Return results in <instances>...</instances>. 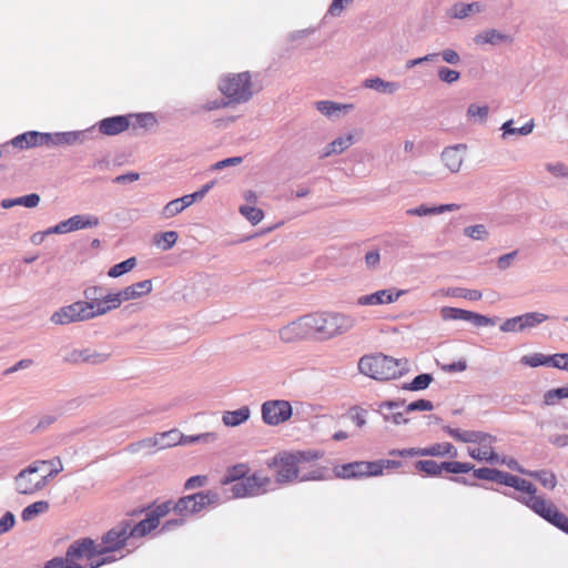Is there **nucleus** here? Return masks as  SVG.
Listing matches in <instances>:
<instances>
[{
    "label": "nucleus",
    "mask_w": 568,
    "mask_h": 568,
    "mask_svg": "<svg viewBox=\"0 0 568 568\" xmlns=\"http://www.w3.org/2000/svg\"><path fill=\"white\" fill-rule=\"evenodd\" d=\"M182 438L183 434L179 429H171L168 432L159 433L154 437L145 438L134 445H131V450L135 452L141 447H158L160 449H164L175 445H182Z\"/></svg>",
    "instance_id": "17"
},
{
    "label": "nucleus",
    "mask_w": 568,
    "mask_h": 568,
    "mask_svg": "<svg viewBox=\"0 0 568 568\" xmlns=\"http://www.w3.org/2000/svg\"><path fill=\"white\" fill-rule=\"evenodd\" d=\"M44 568H83L78 562H71L68 560L67 556L64 558L62 557H54L47 561Z\"/></svg>",
    "instance_id": "59"
},
{
    "label": "nucleus",
    "mask_w": 568,
    "mask_h": 568,
    "mask_svg": "<svg viewBox=\"0 0 568 568\" xmlns=\"http://www.w3.org/2000/svg\"><path fill=\"white\" fill-rule=\"evenodd\" d=\"M351 108V104H339L333 101L316 102V109L326 116H332L336 111H348Z\"/></svg>",
    "instance_id": "44"
},
{
    "label": "nucleus",
    "mask_w": 568,
    "mask_h": 568,
    "mask_svg": "<svg viewBox=\"0 0 568 568\" xmlns=\"http://www.w3.org/2000/svg\"><path fill=\"white\" fill-rule=\"evenodd\" d=\"M11 144L19 149H30L43 145L42 132L28 131L11 140Z\"/></svg>",
    "instance_id": "25"
},
{
    "label": "nucleus",
    "mask_w": 568,
    "mask_h": 568,
    "mask_svg": "<svg viewBox=\"0 0 568 568\" xmlns=\"http://www.w3.org/2000/svg\"><path fill=\"white\" fill-rule=\"evenodd\" d=\"M505 496L525 505L547 523L568 535V517L552 501L542 498H525L514 491H504Z\"/></svg>",
    "instance_id": "3"
},
{
    "label": "nucleus",
    "mask_w": 568,
    "mask_h": 568,
    "mask_svg": "<svg viewBox=\"0 0 568 568\" xmlns=\"http://www.w3.org/2000/svg\"><path fill=\"white\" fill-rule=\"evenodd\" d=\"M14 202L16 205H22L32 209L40 203V196L37 193H30L23 196L14 197Z\"/></svg>",
    "instance_id": "63"
},
{
    "label": "nucleus",
    "mask_w": 568,
    "mask_h": 568,
    "mask_svg": "<svg viewBox=\"0 0 568 568\" xmlns=\"http://www.w3.org/2000/svg\"><path fill=\"white\" fill-rule=\"evenodd\" d=\"M90 130L42 133L43 145L62 146L81 144L88 138Z\"/></svg>",
    "instance_id": "18"
},
{
    "label": "nucleus",
    "mask_w": 568,
    "mask_h": 568,
    "mask_svg": "<svg viewBox=\"0 0 568 568\" xmlns=\"http://www.w3.org/2000/svg\"><path fill=\"white\" fill-rule=\"evenodd\" d=\"M520 363L529 367L550 366V355L534 353L521 357Z\"/></svg>",
    "instance_id": "43"
},
{
    "label": "nucleus",
    "mask_w": 568,
    "mask_h": 568,
    "mask_svg": "<svg viewBox=\"0 0 568 568\" xmlns=\"http://www.w3.org/2000/svg\"><path fill=\"white\" fill-rule=\"evenodd\" d=\"M473 470V476L480 480L495 481L500 485L511 487L518 491L525 493L528 496L523 495L525 498H542L541 496H537V487L518 476H515L510 473L489 467L475 468Z\"/></svg>",
    "instance_id": "5"
},
{
    "label": "nucleus",
    "mask_w": 568,
    "mask_h": 568,
    "mask_svg": "<svg viewBox=\"0 0 568 568\" xmlns=\"http://www.w3.org/2000/svg\"><path fill=\"white\" fill-rule=\"evenodd\" d=\"M446 294L452 297L466 298L468 301H479L483 296L480 291L465 287H449Z\"/></svg>",
    "instance_id": "41"
},
{
    "label": "nucleus",
    "mask_w": 568,
    "mask_h": 568,
    "mask_svg": "<svg viewBox=\"0 0 568 568\" xmlns=\"http://www.w3.org/2000/svg\"><path fill=\"white\" fill-rule=\"evenodd\" d=\"M111 293H106L104 297L99 302V304L93 310L92 318L98 316L105 315L106 313L119 307L118 303L106 302L109 301V296Z\"/></svg>",
    "instance_id": "54"
},
{
    "label": "nucleus",
    "mask_w": 568,
    "mask_h": 568,
    "mask_svg": "<svg viewBox=\"0 0 568 568\" xmlns=\"http://www.w3.org/2000/svg\"><path fill=\"white\" fill-rule=\"evenodd\" d=\"M468 454L471 458L480 462L484 460L490 464H498L500 462L499 455L495 453L491 448H468Z\"/></svg>",
    "instance_id": "39"
},
{
    "label": "nucleus",
    "mask_w": 568,
    "mask_h": 568,
    "mask_svg": "<svg viewBox=\"0 0 568 568\" xmlns=\"http://www.w3.org/2000/svg\"><path fill=\"white\" fill-rule=\"evenodd\" d=\"M417 471L425 473L429 477H438L442 475L444 467L443 462L437 463L433 459H423L415 463Z\"/></svg>",
    "instance_id": "35"
},
{
    "label": "nucleus",
    "mask_w": 568,
    "mask_h": 568,
    "mask_svg": "<svg viewBox=\"0 0 568 568\" xmlns=\"http://www.w3.org/2000/svg\"><path fill=\"white\" fill-rule=\"evenodd\" d=\"M513 123L514 121L513 120H508L506 121L503 125H501V130H503V135L506 136V135H513V134H519V135H528L529 133L532 132L534 130V121L530 120L529 122L525 123L523 126L520 128H514L513 126Z\"/></svg>",
    "instance_id": "42"
},
{
    "label": "nucleus",
    "mask_w": 568,
    "mask_h": 568,
    "mask_svg": "<svg viewBox=\"0 0 568 568\" xmlns=\"http://www.w3.org/2000/svg\"><path fill=\"white\" fill-rule=\"evenodd\" d=\"M352 468L354 469V479L363 478V477H372L379 476L378 465H375L373 462H353Z\"/></svg>",
    "instance_id": "31"
},
{
    "label": "nucleus",
    "mask_w": 568,
    "mask_h": 568,
    "mask_svg": "<svg viewBox=\"0 0 568 568\" xmlns=\"http://www.w3.org/2000/svg\"><path fill=\"white\" fill-rule=\"evenodd\" d=\"M426 456L432 457H445L448 456L450 458L457 457V449L450 443H436L428 447H425Z\"/></svg>",
    "instance_id": "30"
},
{
    "label": "nucleus",
    "mask_w": 568,
    "mask_h": 568,
    "mask_svg": "<svg viewBox=\"0 0 568 568\" xmlns=\"http://www.w3.org/2000/svg\"><path fill=\"white\" fill-rule=\"evenodd\" d=\"M100 546L89 537L74 540L67 549L65 555L69 561L77 562L80 559L91 560L97 556H102Z\"/></svg>",
    "instance_id": "16"
},
{
    "label": "nucleus",
    "mask_w": 568,
    "mask_h": 568,
    "mask_svg": "<svg viewBox=\"0 0 568 568\" xmlns=\"http://www.w3.org/2000/svg\"><path fill=\"white\" fill-rule=\"evenodd\" d=\"M248 471V467L245 464H239L233 467H230L226 470L224 478L222 479L223 485H230L236 480H241L246 478V473Z\"/></svg>",
    "instance_id": "40"
},
{
    "label": "nucleus",
    "mask_w": 568,
    "mask_h": 568,
    "mask_svg": "<svg viewBox=\"0 0 568 568\" xmlns=\"http://www.w3.org/2000/svg\"><path fill=\"white\" fill-rule=\"evenodd\" d=\"M261 413L266 425L277 426L292 417L293 408L288 400L271 399L262 404Z\"/></svg>",
    "instance_id": "11"
},
{
    "label": "nucleus",
    "mask_w": 568,
    "mask_h": 568,
    "mask_svg": "<svg viewBox=\"0 0 568 568\" xmlns=\"http://www.w3.org/2000/svg\"><path fill=\"white\" fill-rule=\"evenodd\" d=\"M129 116L114 115L102 119L99 123V131L104 135H118L130 126Z\"/></svg>",
    "instance_id": "24"
},
{
    "label": "nucleus",
    "mask_w": 568,
    "mask_h": 568,
    "mask_svg": "<svg viewBox=\"0 0 568 568\" xmlns=\"http://www.w3.org/2000/svg\"><path fill=\"white\" fill-rule=\"evenodd\" d=\"M313 334L310 314L301 316L278 331V336L284 343H292Z\"/></svg>",
    "instance_id": "15"
},
{
    "label": "nucleus",
    "mask_w": 568,
    "mask_h": 568,
    "mask_svg": "<svg viewBox=\"0 0 568 568\" xmlns=\"http://www.w3.org/2000/svg\"><path fill=\"white\" fill-rule=\"evenodd\" d=\"M178 233L175 231H166L154 236V243L163 251H168L173 247L178 241Z\"/></svg>",
    "instance_id": "46"
},
{
    "label": "nucleus",
    "mask_w": 568,
    "mask_h": 568,
    "mask_svg": "<svg viewBox=\"0 0 568 568\" xmlns=\"http://www.w3.org/2000/svg\"><path fill=\"white\" fill-rule=\"evenodd\" d=\"M174 503L172 500H166L155 506H149L146 509L134 510L132 515H139L143 511H146L152 518L155 519V523L159 525L160 519L166 516L171 510H173Z\"/></svg>",
    "instance_id": "29"
},
{
    "label": "nucleus",
    "mask_w": 568,
    "mask_h": 568,
    "mask_svg": "<svg viewBox=\"0 0 568 568\" xmlns=\"http://www.w3.org/2000/svg\"><path fill=\"white\" fill-rule=\"evenodd\" d=\"M440 316L444 321H466L470 322L477 327L480 326H493L497 323L498 317H489L486 315H481L479 313H475L471 311L457 308V307H449L445 306L440 310Z\"/></svg>",
    "instance_id": "12"
},
{
    "label": "nucleus",
    "mask_w": 568,
    "mask_h": 568,
    "mask_svg": "<svg viewBox=\"0 0 568 568\" xmlns=\"http://www.w3.org/2000/svg\"><path fill=\"white\" fill-rule=\"evenodd\" d=\"M183 210H184V207H182L180 197L174 199V200L170 201L169 203H166V205L163 207L162 215L165 219H170V217L178 215Z\"/></svg>",
    "instance_id": "62"
},
{
    "label": "nucleus",
    "mask_w": 568,
    "mask_h": 568,
    "mask_svg": "<svg viewBox=\"0 0 568 568\" xmlns=\"http://www.w3.org/2000/svg\"><path fill=\"white\" fill-rule=\"evenodd\" d=\"M93 311L87 303L77 301L70 305L60 307L55 311L50 321L55 325H68L74 322H84L92 320Z\"/></svg>",
    "instance_id": "9"
},
{
    "label": "nucleus",
    "mask_w": 568,
    "mask_h": 568,
    "mask_svg": "<svg viewBox=\"0 0 568 568\" xmlns=\"http://www.w3.org/2000/svg\"><path fill=\"white\" fill-rule=\"evenodd\" d=\"M354 144V135L353 134H346L336 138L332 141V149L333 151H336L337 153H342L343 151L347 150L351 145Z\"/></svg>",
    "instance_id": "57"
},
{
    "label": "nucleus",
    "mask_w": 568,
    "mask_h": 568,
    "mask_svg": "<svg viewBox=\"0 0 568 568\" xmlns=\"http://www.w3.org/2000/svg\"><path fill=\"white\" fill-rule=\"evenodd\" d=\"M508 40V36L501 33L496 29H488L480 34H477L475 38V42L477 44H499Z\"/></svg>",
    "instance_id": "32"
},
{
    "label": "nucleus",
    "mask_w": 568,
    "mask_h": 568,
    "mask_svg": "<svg viewBox=\"0 0 568 568\" xmlns=\"http://www.w3.org/2000/svg\"><path fill=\"white\" fill-rule=\"evenodd\" d=\"M110 357L109 353H100L93 351L91 348L83 349H71L63 357V361L69 364H90V365H101L105 363Z\"/></svg>",
    "instance_id": "19"
},
{
    "label": "nucleus",
    "mask_w": 568,
    "mask_h": 568,
    "mask_svg": "<svg viewBox=\"0 0 568 568\" xmlns=\"http://www.w3.org/2000/svg\"><path fill=\"white\" fill-rule=\"evenodd\" d=\"M404 400H387L381 404V412L386 422H392L395 425L407 424L408 419L405 418Z\"/></svg>",
    "instance_id": "23"
},
{
    "label": "nucleus",
    "mask_w": 568,
    "mask_h": 568,
    "mask_svg": "<svg viewBox=\"0 0 568 568\" xmlns=\"http://www.w3.org/2000/svg\"><path fill=\"white\" fill-rule=\"evenodd\" d=\"M230 485L232 495L236 498L258 496L273 489L272 479L267 476H260L257 474H253Z\"/></svg>",
    "instance_id": "8"
},
{
    "label": "nucleus",
    "mask_w": 568,
    "mask_h": 568,
    "mask_svg": "<svg viewBox=\"0 0 568 568\" xmlns=\"http://www.w3.org/2000/svg\"><path fill=\"white\" fill-rule=\"evenodd\" d=\"M433 375L429 373H423L414 377L409 383H405L402 388L404 390L418 392L426 389L433 382Z\"/></svg>",
    "instance_id": "37"
},
{
    "label": "nucleus",
    "mask_w": 568,
    "mask_h": 568,
    "mask_svg": "<svg viewBox=\"0 0 568 568\" xmlns=\"http://www.w3.org/2000/svg\"><path fill=\"white\" fill-rule=\"evenodd\" d=\"M358 371L376 381L398 378L408 372L406 358H394L383 353L364 355L358 361Z\"/></svg>",
    "instance_id": "1"
},
{
    "label": "nucleus",
    "mask_w": 568,
    "mask_h": 568,
    "mask_svg": "<svg viewBox=\"0 0 568 568\" xmlns=\"http://www.w3.org/2000/svg\"><path fill=\"white\" fill-rule=\"evenodd\" d=\"M251 415L248 406H242L236 410L225 412L222 416L223 424L225 426L235 427L245 423Z\"/></svg>",
    "instance_id": "27"
},
{
    "label": "nucleus",
    "mask_w": 568,
    "mask_h": 568,
    "mask_svg": "<svg viewBox=\"0 0 568 568\" xmlns=\"http://www.w3.org/2000/svg\"><path fill=\"white\" fill-rule=\"evenodd\" d=\"M313 334L329 339L349 332L356 323L355 317L344 313L324 312L310 314Z\"/></svg>",
    "instance_id": "2"
},
{
    "label": "nucleus",
    "mask_w": 568,
    "mask_h": 568,
    "mask_svg": "<svg viewBox=\"0 0 568 568\" xmlns=\"http://www.w3.org/2000/svg\"><path fill=\"white\" fill-rule=\"evenodd\" d=\"M219 89L233 103L247 102L253 95L251 74L247 71L229 74L220 81Z\"/></svg>",
    "instance_id": "6"
},
{
    "label": "nucleus",
    "mask_w": 568,
    "mask_h": 568,
    "mask_svg": "<svg viewBox=\"0 0 568 568\" xmlns=\"http://www.w3.org/2000/svg\"><path fill=\"white\" fill-rule=\"evenodd\" d=\"M220 495L213 490L199 491L178 499L173 510L181 517L195 515L207 506L216 504Z\"/></svg>",
    "instance_id": "7"
},
{
    "label": "nucleus",
    "mask_w": 568,
    "mask_h": 568,
    "mask_svg": "<svg viewBox=\"0 0 568 568\" xmlns=\"http://www.w3.org/2000/svg\"><path fill=\"white\" fill-rule=\"evenodd\" d=\"M443 430L455 440L460 443H478L485 445L486 442H491L493 438L487 433L478 430H460L459 428H453L448 425L443 426Z\"/></svg>",
    "instance_id": "22"
},
{
    "label": "nucleus",
    "mask_w": 568,
    "mask_h": 568,
    "mask_svg": "<svg viewBox=\"0 0 568 568\" xmlns=\"http://www.w3.org/2000/svg\"><path fill=\"white\" fill-rule=\"evenodd\" d=\"M106 294L105 288L100 285L89 286L83 291L84 301H80L81 303H87L91 311L95 308L99 302Z\"/></svg>",
    "instance_id": "33"
},
{
    "label": "nucleus",
    "mask_w": 568,
    "mask_h": 568,
    "mask_svg": "<svg viewBox=\"0 0 568 568\" xmlns=\"http://www.w3.org/2000/svg\"><path fill=\"white\" fill-rule=\"evenodd\" d=\"M268 467L276 468L275 481L277 484H290L298 478L297 458L291 454L274 457Z\"/></svg>",
    "instance_id": "13"
},
{
    "label": "nucleus",
    "mask_w": 568,
    "mask_h": 568,
    "mask_svg": "<svg viewBox=\"0 0 568 568\" xmlns=\"http://www.w3.org/2000/svg\"><path fill=\"white\" fill-rule=\"evenodd\" d=\"M129 120L131 118L134 119V122L132 123V128L135 130L138 128L141 129H149L153 126L156 123V119L153 113L146 112V113H139V114H129Z\"/></svg>",
    "instance_id": "47"
},
{
    "label": "nucleus",
    "mask_w": 568,
    "mask_h": 568,
    "mask_svg": "<svg viewBox=\"0 0 568 568\" xmlns=\"http://www.w3.org/2000/svg\"><path fill=\"white\" fill-rule=\"evenodd\" d=\"M405 293V291L402 290H395V288H388V290H379L375 293L363 295L358 297L357 304L358 305H383V304H390L393 302H396L399 296H402Z\"/></svg>",
    "instance_id": "20"
},
{
    "label": "nucleus",
    "mask_w": 568,
    "mask_h": 568,
    "mask_svg": "<svg viewBox=\"0 0 568 568\" xmlns=\"http://www.w3.org/2000/svg\"><path fill=\"white\" fill-rule=\"evenodd\" d=\"M464 234L475 241H484L488 237V231L483 224L466 226Z\"/></svg>",
    "instance_id": "53"
},
{
    "label": "nucleus",
    "mask_w": 568,
    "mask_h": 568,
    "mask_svg": "<svg viewBox=\"0 0 568 568\" xmlns=\"http://www.w3.org/2000/svg\"><path fill=\"white\" fill-rule=\"evenodd\" d=\"M131 538L129 535V519L119 521L101 537L100 554L108 555L122 549Z\"/></svg>",
    "instance_id": "10"
},
{
    "label": "nucleus",
    "mask_w": 568,
    "mask_h": 568,
    "mask_svg": "<svg viewBox=\"0 0 568 568\" xmlns=\"http://www.w3.org/2000/svg\"><path fill=\"white\" fill-rule=\"evenodd\" d=\"M240 213L253 225L260 223L264 217V213L261 209L251 205H241Z\"/></svg>",
    "instance_id": "51"
},
{
    "label": "nucleus",
    "mask_w": 568,
    "mask_h": 568,
    "mask_svg": "<svg viewBox=\"0 0 568 568\" xmlns=\"http://www.w3.org/2000/svg\"><path fill=\"white\" fill-rule=\"evenodd\" d=\"M158 526L159 525L155 523V519L146 513V517L135 525H133L132 520L129 519V535L131 537H144Z\"/></svg>",
    "instance_id": "26"
},
{
    "label": "nucleus",
    "mask_w": 568,
    "mask_h": 568,
    "mask_svg": "<svg viewBox=\"0 0 568 568\" xmlns=\"http://www.w3.org/2000/svg\"><path fill=\"white\" fill-rule=\"evenodd\" d=\"M551 367L568 372V353L550 355Z\"/></svg>",
    "instance_id": "64"
},
{
    "label": "nucleus",
    "mask_w": 568,
    "mask_h": 568,
    "mask_svg": "<svg viewBox=\"0 0 568 568\" xmlns=\"http://www.w3.org/2000/svg\"><path fill=\"white\" fill-rule=\"evenodd\" d=\"M438 79L447 84H452L459 80L460 73L456 70L449 69L447 67H440L437 72Z\"/></svg>",
    "instance_id": "58"
},
{
    "label": "nucleus",
    "mask_w": 568,
    "mask_h": 568,
    "mask_svg": "<svg viewBox=\"0 0 568 568\" xmlns=\"http://www.w3.org/2000/svg\"><path fill=\"white\" fill-rule=\"evenodd\" d=\"M466 150L467 146L463 143L447 146L443 150L442 161L452 173H457L460 170Z\"/></svg>",
    "instance_id": "21"
},
{
    "label": "nucleus",
    "mask_w": 568,
    "mask_h": 568,
    "mask_svg": "<svg viewBox=\"0 0 568 568\" xmlns=\"http://www.w3.org/2000/svg\"><path fill=\"white\" fill-rule=\"evenodd\" d=\"M99 224L100 220L95 215L78 214L59 222L52 227H49L44 234H64L82 229L97 227Z\"/></svg>",
    "instance_id": "14"
},
{
    "label": "nucleus",
    "mask_w": 568,
    "mask_h": 568,
    "mask_svg": "<svg viewBox=\"0 0 568 568\" xmlns=\"http://www.w3.org/2000/svg\"><path fill=\"white\" fill-rule=\"evenodd\" d=\"M503 333H521L520 315L505 320L499 326Z\"/></svg>",
    "instance_id": "56"
},
{
    "label": "nucleus",
    "mask_w": 568,
    "mask_h": 568,
    "mask_svg": "<svg viewBox=\"0 0 568 568\" xmlns=\"http://www.w3.org/2000/svg\"><path fill=\"white\" fill-rule=\"evenodd\" d=\"M49 507H50L49 503L45 501V500L36 501V503L27 506L22 510L21 518H22L23 521H30L34 517H37L38 515L48 511Z\"/></svg>",
    "instance_id": "38"
},
{
    "label": "nucleus",
    "mask_w": 568,
    "mask_h": 568,
    "mask_svg": "<svg viewBox=\"0 0 568 568\" xmlns=\"http://www.w3.org/2000/svg\"><path fill=\"white\" fill-rule=\"evenodd\" d=\"M217 435L213 432L202 433L197 435H184L182 438V445H194V444H209L215 442Z\"/></svg>",
    "instance_id": "45"
},
{
    "label": "nucleus",
    "mask_w": 568,
    "mask_h": 568,
    "mask_svg": "<svg viewBox=\"0 0 568 568\" xmlns=\"http://www.w3.org/2000/svg\"><path fill=\"white\" fill-rule=\"evenodd\" d=\"M444 470L450 474H467L474 469V465L470 463H462V462H443Z\"/></svg>",
    "instance_id": "50"
},
{
    "label": "nucleus",
    "mask_w": 568,
    "mask_h": 568,
    "mask_svg": "<svg viewBox=\"0 0 568 568\" xmlns=\"http://www.w3.org/2000/svg\"><path fill=\"white\" fill-rule=\"evenodd\" d=\"M548 315L539 312H528L520 315L523 332L537 327L548 320Z\"/></svg>",
    "instance_id": "36"
},
{
    "label": "nucleus",
    "mask_w": 568,
    "mask_h": 568,
    "mask_svg": "<svg viewBox=\"0 0 568 568\" xmlns=\"http://www.w3.org/2000/svg\"><path fill=\"white\" fill-rule=\"evenodd\" d=\"M129 292H131L130 296L132 300L139 298L143 295L149 294L152 291V281L151 280H144L138 283H134L130 286H126Z\"/></svg>",
    "instance_id": "49"
},
{
    "label": "nucleus",
    "mask_w": 568,
    "mask_h": 568,
    "mask_svg": "<svg viewBox=\"0 0 568 568\" xmlns=\"http://www.w3.org/2000/svg\"><path fill=\"white\" fill-rule=\"evenodd\" d=\"M45 466L44 460H36L28 467L20 470L14 477L16 490L20 495H33L42 490L49 480L55 477L60 469H51L47 475H37L38 471Z\"/></svg>",
    "instance_id": "4"
},
{
    "label": "nucleus",
    "mask_w": 568,
    "mask_h": 568,
    "mask_svg": "<svg viewBox=\"0 0 568 568\" xmlns=\"http://www.w3.org/2000/svg\"><path fill=\"white\" fill-rule=\"evenodd\" d=\"M364 87L388 94H392L399 89V84L397 82L385 81L378 77L366 79L364 81Z\"/></svg>",
    "instance_id": "28"
},
{
    "label": "nucleus",
    "mask_w": 568,
    "mask_h": 568,
    "mask_svg": "<svg viewBox=\"0 0 568 568\" xmlns=\"http://www.w3.org/2000/svg\"><path fill=\"white\" fill-rule=\"evenodd\" d=\"M388 455L392 457H416V456H426L425 447L424 448H403V449H390Z\"/></svg>",
    "instance_id": "55"
},
{
    "label": "nucleus",
    "mask_w": 568,
    "mask_h": 568,
    "mask_svg": "<svg viewBox=\"0 0 568 568\" xmlns=\"http://www.w3.org/2000/svg\"><path fill=\"white\" fill-rule=\"evenodd\" d=\"M469 14L470 8L464 2H457L448 10V16L454 19H465Z\"/></svg>",
    "instance_id": "61"
},
{
    "label": "nucleus",
    "mask_w": 568,
    "mask_h": 568,
    "mask_svg": "<svg viewBox=\"0 0 568 568\" xmlns=\"http://www.w3.org/2000/svg\"><path fill=\"white\" fill-rule=\"evenodd\" d=\"M527 476L537 479L547 489L552 490L557 486V477L551 470H529Z\"/></svg>",
    "instance_id": "34"
},
{
    "label": "nucleus",
    "mask_w": 568,
    "mask_h": 568,
    "mask_svg": "<svg viewBox=\"0 0 568 568\" xmlns=\"http://www.w3.org/2000/svg\"><path fill=\"white\" fill-rule=\"evenodd\" d=\"M404 412L407 413H410V412H415V410H432L434 408V405L430 400L428 399H417L415 402H412L409 404H405L404 403Z\"/></svg>",
    "instance_id": "60"
},
{
    "label": "nucleus",
    "mask_w": 568,
    "mask_h": 568,
    "mask_svg": "<svg viewBox=\"0 0 568 568\" xmlns=\"http://www.w3.org/2000/svg\"><path fill=\"white\" fill-rule=\"evenodd\" d=\"M135 265H136V258L129 257L125 261L113 265L109 270L108 275L113 278L119 277V276L130 272L131 270H133L135 267Z\"/></svg>",
    "instance_id": "48"
},
{
    "label": "nucleus",
    "mask_w": 568,
    "mask_h": 568,
    "mask_svg": "<svg viewBox=\"0 0 568 568\" xmlns=\"http://www.w3.org/2000/svg\"><path fill=\"white\" fill-rule=\"evenodd\" d=\"M568 398V386L552 388L544 394V404L547 406L555 405L558 399Z\"/></svg>",
    "instance_id": "52"
}]
</instances>
